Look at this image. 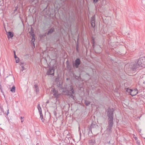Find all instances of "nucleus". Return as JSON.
Wrapping results in <instances>:
<instances>
[{
  "instance_id": "nucleus-12",
  "label": "nucleus",
  "mask_w": 145,
  "mask_h": 145,
  "mask_svg": "<svg viewBox=\"0 0 145 145\" xmlns=\"http://www.w3.org/2000/svg\"><path fill=\"white\" fill-rule=\"evenodd\" d=\"M30 34L31 35V36H32V39L31 40V42H32L31 43H33L34 44V42L35 41V39L34 33L33 32H32L30 33Z\"/></svg>"
},
{
  "instance_id": "nucleus-20",
  "label": "nucleus",
  "mask_w": 145,
  "mask_h": 145,
  "mask_svg": "<svg viewBox=\"0 0 145 145\" xmlns=\"http://www.w3.org/2000/svg\"><path fill=\"white\" fill-rule=\"evenodd\" d=\"M84 103L86 106H88L90 104V102L89 101L85 100Z\"/></svg>"
},
{
  "instance_id": "nucleus-30",
  "label": "nucleus",
  "mask_w": 145,
  "mask_h": 145,
  "mask_svg": "<svg viewBox=\"0 0 145 145\" xmlns=\"http://www.w3.org/2000/svg\"><path fill=\"white\" fill-rule=\"evenodd\" d=\"M0 110H1V112H3V113H4V110H3V109L2 108V107H0Z\"/></svg>"
},
{
  "instance_id": "nucleus-5",
  "label": "nucleus",
  "mask_w": 145,
  "mask_h": 145,
  "mask_svg": "<svg viewBox=\"0 0 145 145\" xmlns=\"http://www.w3.org/2000/svg\"><path fill=\"white\" fill-rule=\"evenodd\" d=\"M51 93H53L54 97L56 98H58V96L59 95L57 90H56L54 88L52 89Z\"/></svg>"
},
{
  "instance_id": "nucleus-11",
  "label": "nucleus",
  "mask_w": 145,
  "mask_h": 145,
  "mask_svg": "<svg viewBox=\"0 0 145 145\" xmlns=\"http://www.w3.org/2000/svg\"><path fill=\"white\" fill-rule=\"evenodd\" d=\"M55 31V29L54 27H52L48 31V33H47V35H49L50 34L54 32Z\"/></svg>"
},
{
  "instance_id": "nucleus-40",
  "label": "nucleus",
  "mask_w": 145,
  "mask_h": 145,
  "mask_svg": "<svg viewBox=\"0 0 145 145\" xmlns=\"http://www.w3.org/2000/svg\"><path fill=\"white\" fill-rule=\"evenodd\" d=\"M31 1L32 2H34V1H35V0H31Z\"/></svg>"
},
{
  "instance_id": "nucleus-25",
  "label": "nucleus",
  "mask_w": 145,
  "mask_h": 145,
  "mask_svg": "<svg viewBox=\"0 0 145 145\" xmlns=\"http://www.w3.org/2000/svg\"><path fill=\"white\" fill-rule=\"evenodd\" d=\"M15 60H16V63H18L19 62V59L18 57H17L16 58H15Z\"/></svg>"
},
{
  "instance_id": "nucleus-27",
  "label": "nucleus",
  "mask_w": 145,
  "mask_h": 145,
  "mask_svg": "<svg viewBox=\"0 0 145 145\" xmlns=\"http://www.w3.org/2000/svg\"><path fill=\"white\" fill-rule=\"evenodd\" d=\"M59 76H58L57 78H56L55 79L56 82H58L59 81Z\"/></svg>"
},
{
  "instance_id": "nucleus-38",
  "label": "nucleus",
  "mask_w": 145,
  "mask_h": 145,
  "mask_svg": "<svg viewBox=\"0 0 145 145\" xmlns=\"http://www.w3.org/2000/svg\"><path fill=\"white\" fill-rule=\"evenodd\" d=\"M24 118V117H21V120L22 119H23Z\"/></svg>"
},
{
  "instance_id": "nucleus-32",
  "label": "nucleus",
  "mask_w": 145,
  "mask_h": 145,
  "mask_svg": "<svg viewBox=\"0 0 145 145\" xmlns=\"http://www.w3.org/2000/svg\"><path fill=\"white\" fill-rule=\"evenodd\" d=\"M18 6H16V7H15V9L14 10V11H16L17 10V9H18Z\"/></svg>"
},
{
  "instance_id": "nucleus-15",
  "label": "nucleus",
  "mask_w": 145,
  "mask_h": 145,
  "mask_svg": "<svg viewBox=\"0 0 145 145\" xmlns=\"http://www.w3.org/2000/svg\"><path fill=\"white\" fill-rule=\"evenodd\" d=\"M7 78L8 79L9 81H13L14 80V76L11 75L7 77Z\"/></svg>"
},
{
  "instance_id": "nucleus-7",
  "label": "nucleus",
  "mask_w": 145,
  "mask_h": 145,
  "mask_svg": "<svg viewBox=\"0 0 145 145\" xmlns=\"http://www.w3.org/2000/svg\"><path fill=\"white\" fill-rule=\"evenodd\" d=\"M54 69L53 68L50 67L47 71L46 74L48 75H53L54 74Z\"/></svg>"
},
{
  "instance_id": "nucleus-16",
  "label": "nucleus",
  "mask_w": 145,
  "mask_h": 145,
  "mask_svg": "<svg viewBox=\"0 0 145 145\" xmlns=\"http://www.w3.org/2000/svg\"><path fill=\"white\" fill-rule=\"evenodd\" d=\"M126 89V93L127 94V93L130 95V93H131L132 89H129V88H125Z\"/></svg>"
},
{
  "instance_id": "nucleus-1",
  "label": "nucleus",
  "mask_w": 145,
  "mask_h": 145,
  "mask_svg": "<svg viewBox=\"0 0 145 145\" xmlns=\"http://www.w3.org/2000/svg\"><path fill=\"white\" fill-rule=\"evenodd\" d=\"M114 110L112 108H108L107 112V116L108 117L107 130L109 132H111V129L113 125Z\"/></svg>"
},
{
  "instance_id": "nucleus-17",
  "label": "nucleus",
  "mask_w": 145,
  "mask_h": 145,
  "mask_svg": "<svg viewBox=\"0 0 145 145\" xmlns=\"http://www.w3.org/2000/svg\"><path fill=\"white\" fill-rule=\"evenodd\" d=\"M15 87L14 85H13L12 87L11 88L10 91L12 93H14L15 91Z\"/></svg>"
},
{
  "instance_id": "nucleus-29",
  "label": "nucleus",
  "mask_w": 145,
  "mask_h": 145,
  "mask_svg": "<svg viewBox=\"0 0 145 145\" xmlns=\"http://www.w3.org/2000/svg\"><path fill=\"white\" fill-rule=\"evenodd\" d=\"M25 66H23V67H22V69L21 71H23L24 70L26 69V68L24 67Z\"/></svg>"
},
{
  "instance_id": "nucleus-22",
  "label": "nucleus",
  "mask_w": 145,
  "mask_h": 145,
  "mask_svg": "<svg viewBox=\"0 0 145 145\" xmlns=\"http://www.w3.org/2000/svg\"><path fill=\"white\" fill-rule=\"evenodd\" d=\"M97 48L95 50V51L96 52L98 53H100L101 52V49L100 48H99L98 50H97Z\"/></svg>"
},
{
  "instance_id": "nucleus-18",
  "label": "nucleus",
  "mask_w": 145,
  "mask_h": 145,
  "mask_svg": "<svg viewBox=\"0 0 145 145\" xmlns=\"http://www.w3.org/2000/svg\"><path fill=\"white\" fill-rule=\"evenodd\" d=\"M8 36H10V38H12L13 37L14 35L13 34L12 32L9 31L8 33Z\"/></svg>"
},
{
  "instance_id": "nucleus-34",
  "label": "nucleus",
  "mask_w": 145,
  "mask_h": 145,
  "mask_svg": "<svg viewBox=\"0 0 145 145\" xmlns=\"http://www.w3.org/2000/svg\"><path fill=\"white\" fill-rule=\"evenodd\" d=\"M134 138L135 139V140L136 141L137 140V142H138V141L137 140L138 139L137 138V137H135Z\"/></svg>"
},
{
  "instance_id": "nucleus-2",
  "label": "nucleus",
  "mask_w": 145,
  "mask_h": 145,
  "mask_svg": "<svg viewBox=\"0 0 145 145\" xmlns=\"http://www.w3.org/2000/svg\"><path fill=\"white\" fill-rule=\"evenodd\" d=\"M129 68L132 71H135L137 69H141L142 68L139 63H137V60L135 61V63H132L129 66Z\"/></svg>"
},
{
  "instance_id": "nucleus-10",
  "label": "nucleus",
  "mask_w": 145,
  "mask_h": 145,
  "mask_svg": "<svg viewBox=\"0 0 145 145\" xmlns=\"http://www.w3.org/2000/svg\"><path fill=\"white\" fill-rule=\"evenodd\" d=\"M138 93V91L137 89H132L131 93L130 95L132 96H134L136 95Z\"/></svg>"
},
{
  "instance_id": "nucleus-21",
  "label": "nucleus",
  "mask_w": 145,
  "mask_h": 145,
  "mask_svg": "<svg viewBox=\"0 0 145 145\" xmlns=\"http://www.w3.org/2000/svg\"><path fill=\"white\" fill-rule=\"evenodd\" d=\"M40 118L42 122H44V119L43 118V116L42 113H40Z\"/></svg>"
},
{
  "instance_id": "nucleus-8",
  "label": "nucleus",
  "mask_w": 145,
  "mask_h": 145,
  "mask_svg": "<svg viewBox=\"0 0 145 145\" xmlns=\"http://www.w3.org/2000/svg\"><path fill=\"white\" fill-rule=\"evenodd\" d=\"M69 89L71 92L70 93L71 97L73 99H74V96L73 95V94L74 93V92L73 88L72 85H71L70 86V88H69Z\"/></svg>"
},
{
  "instance_id": "nucleus-33",
  "label": "nucleus",
  "mask_w": 145,
  "mask_h": 145,
  "mask_svg": "<svg viewBox=\"0 0 145 145\" xmlns=\"http://www.w3.org/2000/svg\"><path fill=\"white\" fill-rule=\"evenodd\" d=\"M9 113V110L8 109V110H7V115H8V114Z\"/></svg>"
},
{
  "instance_id": "nucleus-37",
  "label": "nucleus",
  "mask_w": 145,
  "mask_h": 145,
  "mask_svg": "<svg viewBox=\"0 0 145 145\" xmlns=\"http://www.w3.org/2000/svg\"><path fill=\"white\" fill-rule=\"evenodd\" d=\"M24 121V120H22H22H21V122L22 123Z\"/></svg>"
},
{
  "instance_id": "nucleus-3",
  "label": "nucleus",
  "mask_w": 145,
  "mask_h": 145,
  "mask_svg": "<svg viewBox=\"0 0 145 145\" xmlns=\"http://www.w3.org/2000/svg\"><path fill=\"white\" fill-rule=\"evenodd\" d=\"M137 60L142 68H145V57H142Z\"/></svg>"
},
{
  "instance_id": "nucleus-24",
  "label": "nucleus",
  "mask_w": 145,
  "mask_h": 145,
  "mask_svg": "<svg viewBox=\"0 0 145 145\" xmlns=\"http://www.w3.org/2000/svg\"><path fill=\"white\" fill-rule=\"evenodd\" d=\"M95 43V41L94 39V38H93L92 39V43L93 44V46H94Z\"/></svg>"
},
{
  "instance_id": "nucleus-14",
  "label": "nucleus",
  "mask_w": 145,
  "mask_h": 145,
  "mask_svg": "<svg viewBox=\"0 0 145 145\" xmlns=\"http://www.w3.org/2000/svg\"><path fill=\"white\" fill-rule=\"evenodd\" d=\"M34 88L35 89L36 93H37L39 91V88L38 86L36 84L34 85Z\"/></svg>"
},
{
  "instance_id": "nucleus-9",
  "label": "nucleus",
  "mask_w": 145,
  "mask_h": 145,
  "mask_svg": "<svg viewBox=\"0 0 145 145\" xmlns=\"http://www.w3.org/2000/svg\"><path fill=\"white\" fill-rule=\"evenodd\" d=\"M95 15H94L91 17V26L93 28L95 26Z\"/></svg>"
},
{
  "instance_id": "nucleus-26",
  "label": "nucleus",
  "mask_w": 145,
  "mask_h": 145,
  "mask_svg": "<svg viewBox=\"0 0 145 145\" xmlns=\"http://www.w3.org/2000/svg\"><path fill=\"white\" fill-rule=\"evenodd\" d=\"M26 65V64H25L23 62H22V63L21 62L20 63V65L21 66V67H23V66H25Z\"/></svg>"
},
{
  "instance_id": "nucleus-31",
  "label": "nucleus",
  "mask_w": 145,
  "mask_h": 145,
  "mask_svg": "<svg viewBox=\"0 0 145 145\" xmlns=\"http://www.w3.org/2000/svg\"><path fill=\"white\" fill-rule=\"evenodd\" d=\"M98 0H93V3H96V2L98 1Z\"/></svg>"
},
{
  "instance_id": "nucleus-19",
  "label": "nucleus",
  "mask_w": 145,
  "mask_h": 145,
  "mask_svg": "<svg viewBox=\"0 0 145 145\" xmlns=\"http://www.w3.org/2000/svg\"><path fill=\"white\" fill-rule=\"evenodd\" d=\"M37 108L39 113H42V110L40 104H38L37 106Z\"/></svg>"
},
{
  "instance_id": "nucleus-6",
  "label": "nucleus",
  "mask_w": 145,
  "mask_h": 145,
  "mask_svg": "<svg viewBox=\"0 0 145 145\" xmlns=\"http://www.w3.org/2000/svg\"><path fill=\"white\" fill-rule=\"evenodd\" d=\"M57 83V87L61 88V89H67V86H65L63 84V82H58Z\"/></svg>"
},
{
  "instance_id": "nucleus-35",
  "label": "nucleus",
  "mask_w": 145,
  "mask_h": 145,
  "mask_svg": "<svg viewBox=\"0 0 145 145\" xmlns=\"http://www.w3.org/2000/svg\"><path fill=\"white\" fill-rule=\"evenodd\" d=\"M14 55V58H17L18 57H17V56L16 55V54H15Z\"/></svg>"
},
{
  "instance_id": "nucleus-28",
  "label": "nucleus",
  "mask_w": 145,
  "mask_h": 145,
  "mask_svg": "<svg viewBox=\"0 0 145 145\" xmlns=\"http://www.w3.org/2000/svg\"><path fill=\"white\" fill-rule=\"evenodd\" d=\"M79 46L78 45H77L76 47V51L78 52H79Z\"/></svg>"
},
{
  "instance_id": "nucleus-23",
  "label": "nucleus",
  "mask_w": 145,
  "mask_h": 145,
  "mask_svg": "<svg viewBox=\"0 0 145 145\" xmlns=\"http://www.w3.org/2000/svg\"><path fill=\"white\" fill-rule=\"evenodd\" d=\"M67 67L68 69L69 70H71L72 69V67L70 65H67Z\"/></svg>"
},
{
  "instance_id": "nucleus-36",
  "label": "nucleus",
  "mask_w": 145,
  "mask_h": 145,
  "mask_svg": "<svg viewBox=\"0 0 145 145\" xmlns=\"http://www.w3.org/2000/svg\"><path fill=\"white\" fill-rule=\"evenodd\" d=\"M127 85V82H126V83H125L124 84V85L125 86Z\"/></svg>"
},
{
  "instance_id": "nucleus-41",
  "label": "nucleus",
  "mask_w": 145,
  "mask_h": 145,
  "mask_svg": "<svg viewBox=\"0 0 145 145\" xmlns=\"http://www.w3.org/2000/svg\"><path fill=\"white\" fill-rule=\"evenodd\" d=\"M46 103H48V101H47L46 102Z\"/></svg>"
},
{
  "instance_id": "nucleus-39",
  "label": "nucleus",
  "mask_w": 145,
  "mask_h": 145,
  "mask_svg": "<svg viewBox=\"0 0 145 145\" xmlns=\"http://www.w3.org/2000/svg\"><path fill=\"white\" fill-rule=\"evenodd\" d=\"M13 52L14 53V54H16V53H15V50H14L13 51Z\"/></svg>"
},
{
  "instance_id": "nucleus-13",
  "label": "nucleus",
  "mask_w": 145,
  "mask_h": 145,
  "mask_svg": "<svg viewBox=\"0 0 145 145\" xmlns=\"http://www.w3.org/2000/svg\"><path fill=\"white\" fill-rule=\"evenodd\" d=\"M95 142V140L94 139L90 140L89 142L90 145H94Z\"/></svg>"
},
{
  "instance_id": "nucleus-4",
  "label": "nucleus",
  "mask_w": 145,
  "mask_h": 145,
  "mask_svg": "<svg viewBox=\"0 0 145 145\" xmlns=\"http://www.w3.org/2000/svg\"><path fill=\"white\" fill-rule=\"evenodd\" d=\"M81 63V60L80 58H77L75 60L74 63L73 64V66H74L75 67L77 68L78 67L79 65Z\"/></svg>"
}]
</instances>
